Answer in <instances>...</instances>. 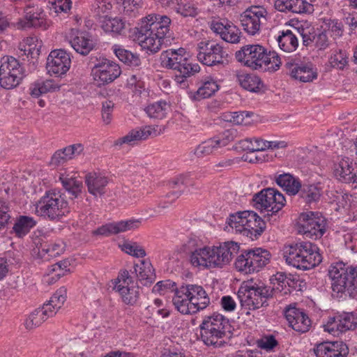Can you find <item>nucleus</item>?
I'll list each match as a JSON object with an SVG mask.
<instances>
[{
  "label": "nucleus",
  "instance_id": "9",
  "mask_svg": "<svg viewBox=\"0 0 357 357\" xmlns=\"http://www.w3.org/2000/svg\"><path fill=\"white\" fill-rule=\"evenodd\" d=\"M237 295L242 310L248 315L250 311L264 305L269 296V291L264 285L250 280L241 284Z\"/></svg>",
  "mask_w": 357,
  "mask_h": 357
},
{
  "label": "nucleus",
  "instance_id": "22",
  "mask_svg": "<svg viewBox=\"0 0 357 357\" xmlns=\"http://www.w3.org/2000/svg\"><path fill=\"white\" fill-rule=\"evenodd\" d=\"M165 131L164 126H145L139 129H135L129 132L126 135L119 138L114 142V145L121 146L123 144L133 145L137 142L147 139L149 137H156Z\"/></svg>",
  "mask_w": 357,
  "mask_h": 357
},
{
  "label": "nucleus",
  "instance_id": "15",
  "mask_svg": "<svg viewBox=\"0 0 357 357\" xmlns=\"http://www.w3.org/2000/svg\"><path fill=\"white\" fill-rule=\"evenodd\" d=\"M121 74L119 65L107 59L97 60L91 71L93 83L98 87H102L113 82Z\"/></svg>",
  "mask_w": 357,
  "mask_h": 357
},
{
  "label": "nucleus",
  "instance_id": "55",
  "mask_svg": "<svg viewBox=\"0 0 357 357\" xmlns=\"http://www.w3.org/2000/svg\"><path fill=\"white\" fill-rule=\"evenodd\" d=\"M321 29L331 36L336 38L342 36L343 33L342 24L336 20L326 19L321 25Z\"/></svg>",
  "mask_w": 357,
  "mask_h": 357
},
{
  "label": "nucleus",
  "instance_id": "2",
  "mask_svg": "<svg viewBox=\"0 0 357 357\" xmlns=\"http://www.w3.org/2000/svg\"><path fill=\"white\" fill-rule=\"evenodd\" d=\"M236 58L243 66L252 70H278L282 61L275 51H268L259 44L245 45L236 52Z\"/></svg>",
  "mask_w": 357,
  "mask_h": 357
},
{
  "label": "nucleus",
  "instance_id": "20",
  "mask_svg": "<svg viewBox=\"0 0 357 357\" xmlns=\"http://www.w3.org/2000/svg\"><path fill=\"white\" fill-rule=\"evenodd\" d=\"M227 56V54L223 47L216 42L205 40L197 45V59L206 66L222 64Z\"/></svg>",
  "mask_w": 357,
  "mask_h": 357
},
{
  "label": "nucleus",
  "instance_id": "30",
  "mask_svg": "<svg viewBox=\"0 0 357 357\" xmlns=\"http://www.w3.org/2000/svg\"><path fill=\"white\" fill-rule=\"evenodd\" d=\"M241 146L250 152L264 151L267 149H282L287 146L284 141H267L260 137L246 138L241 142Z\"/></svg>",
  "mask_w": 357,
  "mask_h": 357
},
{
  "label": "nucleus",
  "instance_id": "23",
  "mask_svg": "<svg viewBox=\"0 0 357 357\" xmlns=\"http://www.w3.org/2000/svg\"><path fill=\"white\" fill-rule=\"evenodd\" d=\"M67 38L75 52L87 55L94 47L92 36L86 32L73 28L70 29Z\"/></svg>",
  "mask_w": 357,
  "mask_h": 357
},
{
  "label": "nucleus",
  "instance_id": "12",
  "mask_svg": "<svg viewBox=\"0 0 357 357\" xmlns=\"http://www.w3.org/2000/svg\"><path fill=\"white\" fill-rule=\"evenodd\" d=\"M326 220L319 211H305L298 215L296 227L298 232L312 239L321 238L326 231Z\"/></svg>",
  "mask_w": 357,
  "mask_h": 357
},
{
  "label": "nucleus",
  "instance_id": "6",
  "mask_svg": "<svg viewBox=\"0 0 357 357\" xmlns=\"http://www.w3.org/2000/svg\"><path fill=\"white\" fill-rule=\"evenodd\" d=\"M33 207L36 215L52 221L59 220L70 212L66 196L56 190L47 191Z\"/></svg>",
  "mask_w": 357,
  "mask_h": 357
},
{
  "label": "nucleus",
  "instance_id": "51",
  "mask_svg": "<svg viewBox=\"0 0 357 357\" xmlns=\"http://www.w3.org/2000/svg\"><path fill=\"white\" fill-rule=\"evenodd\" d=\"M349 54L345 50H332L328 59V65L333 68L342 70L348 64Z\"/></svg>",
  "mask_w": 357,
  "mask_h": 357
},
{
  "label": "nucleus",
  "instance_id": "1",
  "mask_svg": "<svg viewBox=\"0 0 357 357\" xmlns=\"http://www.w3.org/2000/svg\"><path fill=\"white\" fill-rule=\"evenodd\" d=\"M171 22L168 16L157 13H150L141 18L136 32V40L142 49L151 53L160 50Z\"/></svg>",
  "mask_w": 357,
  "mask_h": 357
},
{
  "label": "nucleus",
  "instance_id": "35",
  "mask_svg": "<svg viewBox=\"0 0 357 357\" xmlns=\"http://www.w3.org/2000/svg\"><path fill=\"white\" fill-rule=\"evenodd\" d=\"M85 183L89 192L98 197L105 193V187L107 185L109 180L104 174L92 172L86 174Z\"/></svg>",
  "mask_w": 357,
  "mask_h": 357
},
{
  "label": "nucleus",
  "instance_id": "41",
  "mask_svg": "<svg viewBox=\"0 0 357 357\" xmlns=\"http://www.w3.org/2000/svg\"><path fill=\"white\" fill-rule=\"evenodd\" d=\"M135 271L138 280L143 285H149L155 280V274L151 262L142 261L135 266Z\"/></svg>",
  "mask_w": 357,
  "mask_h": 357
},
{
  "label": "nucleus",
  "instance_id": "3",
  "mask_svg": "<svg viewBox=\"0 0 357 357\" xmlns=\"http://www.w3.org/2000/svg\"><path fill=\"white\" fill-rule=\"evenodd\" d=\"M172 302L181 314H193L205 309L210 303V298L202 286L187 284L176 289Z\"/></svg>",
  "mask_w": 357,
  "mask_h": 357
},
{
  "label": "nucleus",
  "instance_id": "50",
  "mask_svg": "<svg viewBox=\"0 0 357 357\" xmlns=\"http://www.w3.org/2000/svg\"><path fill=\"white\" fill-rule=\"evenodd\" d=\"M66 300V290L64 288L59 289L50 298V301L43 307H47L50 310L49 316L53 317L61 308Z\"/></svg>",
  "mask_w": 357,
  "mask_h": 357
},
{
  "label": "nucleus",
  "instance_id": "13",
  "mask_svg": "<svg viewBox=\"0 0 357 357\" xmlns=\"http://www.w3.org/2000/svg\"><path fill=\"white\" fill-rule=\"evenodd\" d=\"M24 76L20 61L13 56H3L0 59V85L6 89L17 86Z\"/></svg>",
  "mask_w": 357,
  "mask_h": 357
},
{
  "label": "nucleus",
  "instance_id": "52",
  "mask_svg": "<svg viewBox=\"0 0 357 357\" xmlns=\"http://www.w3.org/2000/svg\"><path fill=\"white\" fill-rule=\"evenodd\" d=\"M65 248V244L62 241H56L52 243L43 246L39 251V255L41 258L48 260L51 257H54L62 254Z\"/></svg>",
  "mask_w": 357,
  "mask_h": 357
},
{
  "label": "nucleus",
  "instance_id": "28",
  "mask_svg": "<svg viewBox=\"0 0 357 357\" xmlns=\"http://www.w3.org/2000/svg\"><path fill=\"white\" fill-rule=\"evenodd\" d=\"M140 225V220L131 218L105 224L98 228L93 233L97 235L109 236L135 230L139 228Z\"/></svg>",
  "mask_w": 357,
  "mask_h": 357
},
{
  "label": "nucleus",
  "instance_id": "34",
  "mask_svg": "<svg viewBox=\"0 0 357 357\" xmlns=\"http://www.w3.org/2000/svg\"><path fill=\"white\" fill-rule=\"evenodd\" d=\"M210 245L197 248L189 255V262L195 268L201 270L212 269Z\"/></svg>",
  "mask_w": 357,
  "mask_h": 357
},
{
  "label": "nucleus",
  "instance_id": "32",
  "mask_svg": "<svg viewBox=\"0 0 357 357\" xmlns=\"http://www.w3.org/2000/svg\"><path fill=\"white\" fill-rule=\"evenodd\" d=\"M61 85L53 79H40L32 82L29 87V93L33 98L60 91Z\"/></svg>",
  "mask_w": 357,
  "mask_h": 357
},
{
  "label": "nucleus",
  "instance_id": "49",
  "mask_svg": "<svg viewBox=\"0 0 357 357\" xmlns=\"http://www.w3.org/2000/svg\"><path fill=\"white\" fill-rule=\"evenodd\" d=\"M112 50L116 56L123 63L132 67L139 66L140 59L136 54H132L130 51L124 49L120 45H114Z\"/></svg>",
  "mask_w": 357,
  "mask_h": 357
},
{
  "label": "nucleus",
  "instance_id": "37",
  "mask_svg": "<svg viewBox=\"0 0 357 357\" xmlns=\"http://www.w3.org/2000/svg\"><path fill=\"white\" fill-rule=\"evenodd\" d=\"M290 75L300 82H310L317 78L318 73L312 64L306 63L294 66L290 71Z\"/></svg>",
  "mask_w": 357,
  "mask_h": 357
},
{
  "label": "nucleus",
  "instance_id": "64",
  "mask_svg": "<svg viewBox=\"0 0 357 357\" xmlns=\"http://www.w3.org/2000/svg\"><path fill=\"white\" fill-rule=\"evenodd\" d=\"M50 9L56 13H67L71 8L70 0H53L50 1Z\"/></svg>",
  "mask_w": 357,
  "mask_h": 357
},
{
  "label": "nucleus",
  "instance_id": "38",
  "mask_svg": "<svg viewBox=\"0 0 357 357\" xmlns=\"http://www.w3.org/2000/svg\"><path fill=\"white\" fill-rule=\"evenodd\" d=\"M275 181L289 195H296L301 188L299 179L289 173L275 176Z\"/></svg>",
  "mask_w": 357,
  "mask_h": 357
},
{
  "label": "nucleus",
  "instance_id": "31",
  "mask_svg": "<svg viewBox=\"0 0 357 357\" xmlns=\"http://www.w3.org/2000/svg\"><path fill=\"white\" fill-rule=\"evenodd\" d=\"M74 267V261L72 259L61 260L48 267L44 280L48 284H53L61 277L71 273Z\"/></svg>",
  "mask_w": 357,
  "mask_h": 357
},
{
  "label": "nucleus",
  "instance_id": "29",
  "mask_svg": "<svg viewBox=\"0 0 357 357\" xmlns=\"http://www.w3.org/2000/svg\"><path fill=\"white\" fill-rule=\"evenodd\" d=\"M314 351L317 357H347L349 349L341 341L324 342L317 344Z\"/></svg>",
  "mask_w": 357,
  "mask_h": 357
},
{
  "label": "nucleus",
  "instance_id": "25",
  "mask_svg": "<svg viewBox=\"0 0 357 357\" xmlns=\"http://www.w3.org/2000/svg\"><path fill=\"white\" fill-rule=\"evenodd\" d=\"M211 29L227 43H238L240 41L241 35L240 29L227 19L213 20L211 24Z\"/></svg>",
  "mask_w": 357,
  "mask_h": 357
},
{
  "label": "nucleus",
  "instance_id": "45",
  "mask_svg": "<svg viewBox=\"0 0 357 357\" xmlns=\"http://www.w3.org/2000/svg\"><path fill=\"white\" fill-rule=\"evenodd\" d=\"M50 310L47 307H42L33 311L24 320V326L28 330L33 329L40 326L48 318Z\"/></svg>",
  "mask_w": 357,
  "mask_h": 357
},
{
  "label": "nucleus",
  "instance_id": "17",
  "mask_svg": "<svg viewBox=\"0 0 357 357\" xmlns=\"http://www.w3.org/2000/svg\"><path fill=\"white\" fill-rule=\"evenodd\" d=\"M238 19L245 33L256 36L260 33L261 26L266 23L268 12L263 7L252 6L241 13Z\"/></svg>",
  "mask_w": 357,
  "mask_h": 357
},
{
  "label": "nucleus",
  "instance_id": "40",
  "mask_svg": "<svg viewBox=\"0 0 357 357\" xmlns=\"http://www.w3.org/2000/svg\"><path fill=\"white\" fill-rule=\"evenodd\" d=\"M101 29L107 33L121 35L125 29V22L120 17L103 16L99 21Z\"/></svg>",
  "mask_w": 357,
  "mask_h": 357
},
{
  "label": "nucleus",
  "instance_id": "63",
  "mask_svg": "<svg viewBox=\"0 0 357 357\" xmlns=\"http://www.w3.org/2000/svg\"><path fill=\"white\" fill-rule=\"evenodd\" d=\"M114 104L112 100H105L102 102L101 115L105 124L108 125L112 119Z\"/></svg>",
  "mask_w": 357,
  "mask_h": 357
},
{
  "label": "nucleus",
  "instance_id": "47",
  "mask_svg": "<svg viewBox=\"0 0 357 357\" xmlns=\"http://www.w3.org/2000/svg\"><path fill=\"white\" fill-rule=\"evenodd\" d=\"M36 225V221L33 218L20 215L16 218L13 230L16 236L22 238L26 236Z\"/></svg>",
  "mask_w": 357,
  "mask_h": 357
},
{
  "label": "nucleus",
  "instance_id": "53",
  "mask_svg": "<svg viewBox=\"0 0 357 357\" xmlns=\"http://www.w3.org/2000/svg\"><path fill=\"white\" fill-rule=\"evenodd\" d=\"M253 113L249 112H232L225 114L224 118L227 121L234 124L249 126L252 124Z\"/></svg>",
  "mask_w": 357,
  "mask_h": 357
},
{
  "label": "nucleus",
  "instance_id": "11",
  "mask_svg": "<svg viewBox=\"0 0 357 357\" xmlns=\"http://www.w3.org/2000/svg\"><path fill=\"white\" fill-rule=\"evenodd\" d=\"M189 58L190 54L182 47L163 51L160 56L163 67L176 70L185 77L190 76L192 72L198 71L199 68L197 64L190 63Z\"/></svg>",
  "mask_w": 357,
  "mask_h": 357
},
{
  "label": "nucleus",
  "instance_id": "5",
  "mask_svg": "<svg viewBox=\"0 0 357 357\" xmlns=\"http://www.w3.org/2000/svg\"><path fill=\"white\" fill-rule=\"evenodd\" d=\"M283 257L289 265L303 270L312 268L322 261L318 247L307 241L285 245Z\"/></svg>",
  "mask_w": 357,
  "mask_h": 357
},
{
  "label": "nucleus",
  "instance_id": "48",
  "mask_svg": "<svg viewBox=\"0 0 357 357\" xmlns=\"http://www.w3.org/2000/svg\"><path fill=\"white\" fill-rule=\"evenodd\" d=\"M173 10L183 17H195L199 12L197 3L190 0H177Z\"/></svg>",
  "mask_w": 357,
  "mask_h": 357
},
{
  "label": "nucleus",
  "instance_id": "26",
  "mask_svg": "<svg viewBox=\"0 0 357 357\" xmlns=\"http://www.w3.org/2000/svg\"><path fill=\"white\" fill-rule=\"evenodd\" d=\"M221 82L218 78L208 75L202 78L197 91L188 92L189 98L194 102L209 98L214 96L220 89Z\"/></svg>",
  "mask_w": 357,
  "mask_h": 357
},
{
  "label": "nucleus",
  "instance_id": "10",
  "mask_svg": "<svg viewBox=\"0 0 357 357\" xmlns=\"http://www.w3.org/2000/svg\"><path fill=\"white\" fill-rule=\"evenodd\" d=\"M270 252L262 248H254L243 250L235 259V269L243 274L259 272L270 261Z\"/></svg>",
  "mask_w": 357,
  "mask_h": 357
},
{
  "label": "nucleus",
  "instance_id": "43",
  "mask_svg": "<svg viewBox=\"0 0 357 357\" xmlns=\"http://www.w3.org/2000/svg\"><path fill=\"white\" fill-rule=\"evenodd\" d=\"M43 42L36 36L24 38L19 45V48L25 55L31 58H37L40 53Z\"/></svg>",
  "mask_w": 357,
  "mask_h": 357
},
{
  "label": "nucleus",
  "instance_id": "18",
  "mask_svg": "<svg viewBox=\"0 0 357 357\" xmlns=\"http://www.w3.org/2000/svg\"><path fill=\"white\" fill-rule=\"evenodd\" d=\"M212 269H222L232 261L238 253L240 245L233 241L221 242L210 245Z\"/></svg>",
  "mask_w": 357,
  "mask_h": 357
},
{
  "label": "nucleus",
  "instance_id": "7",
  "mask_svg": "<svg viewBox=\"0 0 357 357\" xmlns=\"http://www.w3.org/2000/svg\"><path fill=\"white\" fill-rule=\"evenodd\" d=\"M328 275L334 292L347 293L353 297L357 295V266H348L342 261L335 262L331 265Z\"/></svg>",
  "mask_w": 357,
  "mask_h": 357
},
{
  "label": "nucleus",
  "instance_id": "16",
  "mask_svg": "<svg viewBox=\"0 0 357 357\" xmlns=\"http://www.w3.org/2000/svg\"><path fill=\"white\" fill-rule=\"evenodd\" d=\"M112 284L124 303L134 305L137 302L139 287L127 270L120 271L117 278L112 280Z\"/></svg>",
  "mask_w": 357,
  "mask_h": 357
},
{
  "label": "nucleus",
  "instance_id": "19",
  "mask_svg": "<svg viewBox=\"0 0 357 357\" xmlns=\"http://www.w3.org/2000/svg\"><path fill=\"white\" fill-rule=\"evenodd\" d=\"M286 202L284 195L273 188H267L256 194L253 197L254 206L261 211L278 212Z\"/></svg>",
  "mask_w": 357,
  "mask_h": 357
},
{
  "label": "nucleus",
  "instance_id": "46",
  "mask_svg": "<svg viewBox=\"0 0 357 357\" xmlns=\"http://www.w3.org/2000/svg\"><path fill=\"white\" fill-rule=\"evenodd\" d=\"M171 105L165 100H159L145 108L147 115L152 119H162L171 112Z\"/></svg>",
  "mask_w": 357,
  "mask_h": 357
},
{
  "label": "nucleus",
  "instance_id": "54",
  "mask_svg": "<svg viewBox=\"0 0 357 357\" xmlns=\"http://www.w3.org/2000/svg\"><path fill=\"white\" fill-rule=\"evenodd\" d=\"M300 190L301 197L307 203L317 202L321 197V188L316 185H304Z\"/></svg>",
  "mask_w": 357,
  "mask_h": 357
},
{
  "label": "nucleus",
  "instance_id": "44",
  "mask_svg": "<svg viewBox=\"0 0 357 357\" xmlns=\"http://www.w3.org/2000/svg\"><path fill=\"white\" fill-rule=\"evenodd\" d=\"M240 85L245 89L254 93L263 91L264 84L255 74L242 73L238 76Z\"/></svg>",
  "mask_w": 357,
  "mask_h": 357
},
{
  "label": "nucleus",
  "instance_id": "24",
  "mask_svg": "<svg viewBox=\"0 0 357 357\" xmlns=\"http://www.w3.org/2000/svg\"><path fill=\"white\" fill-rule=\"evenodd\" d=\"M335 177L344 183H355L357 187V164L347 157H342L334 164Z\"/></svg>",
  "mask_w": 357,
  "mask_h": 357
},
{
  "label": "nucleus",
  "instance_id": "27",
  "mask_svg": "<svg viewBox=\"0 0 357 357\" xmlns=\"http://www.w3.org/2000/svg\"><path fill=\"white\" fill-rule=\"evenodd\" d=\"M289 326L296 331L305 333L309 331L311 321L308 316L295 304L289 305L284 311Z\"/></svg>",
  "mask_w": 357,
  "mask_h": 357
},
{
  "label": "nucleus",
  "instance_id": "8",
  "mask_svg": "<svg viewBox=\"0 0 357 357\" xmlns=\"http://www.w3.org/2000/svg\"><path fill=\"white\" fill-rule=\"evenodd\" d=\"M227 223L233 231L252 239L261 236L266 229L264 220L253 211H243L231 214Z\"/></svg>",
  "mask_w": 357,
  "mask_h": 357
},
{
  "label": "nucleus",
  "instance_id": "14",
  "mask_svg": "<svg viewBox=\"0 0 357 357\" xmlns=\"http://www.w3.org/2000/svg\"><path fill=\"white\" fill-rule=\"evenodd\" d=\"M52 26V21L46 15L43 8L37 4L29 3L24 9V17L14 23L17 29L31 28L47 30Z\"/></svg>",
  "mask_w": 357,
  "mask_h": 357
},
{
  "label": "nucleus",
  "instance_id": "36",
  "mask_svg": "<svg viewBox=\"0 0 357 357\" xmlns=\"http://www.w3.org/2000/svg\"><path fill=\"white\" fill-rule=\"evenodd\" d=\"M229 139L215 137L199 144L195 149V155L198 158H204L216 153L220 149L226 146Z\"/></svg>",
  "mask_w": 357,
  "mask_h": 357
},
{
  "label": "nucleus",
  "instance_id": "4",
  "mask_svg": "<svg viewBox=\"0 0 357 357\" xmlns=\"http://www.w3.org/2000/svg\"><path fill=\"white\" fill-rule=\"evenodd\" d=\"M199 329L200 339L204 344L212 349H218L227 343L230 324L225 316L214 313L204 318Z\"/></svg>",
  "mask_w": 357,
  "mask_h": 357
},
{
  "label": "nucleus",
  "instance_id": "33",
  "mask_svg": "<svg viewBox=\"0 0 357 357\" xmlns=\"http://www.w3.org/2000/svg\"><path fill=\"white\" fill-rule=\"evenodd\" d=\"M78 177V173L74 170L65 169L59 172V180L63 188L74 197H77L83 188L82 181Z\"/></svg>",
  "mask_w": 357,
  "mask_h": 357
},
{
  "label": "nucleus",
  "instance_id": "59",
  "mask_svg": "<svg viewBox=\"0 0 357 357\" xmlns=\"http://www.w3.org/2000/svg\"><path fill=\"white\" fill-rule=\"evenodd\" d=\"M312 43L313 45L318 50H325L329 45L328 35L323 30L321 33L316 34L313 36V38L306 39L303 38V43L305 45H308L310 43Z\"/></svg>",
  "mask_w": 357,
  "mask_h": 357
},
{
  "label": "nucleus",
  "instance_id": "21",
  "mask_svg": "<svg viewBox=\"0 0 357 357\" xmlns=\"http://www.w3.org/2000/svg\"><path fill=\"white\" fill-rule=\"evenodd\" d=\"M71 66L70 54L62 49L54 50L49 54L46 61L47 74L61 77L66 75Z\"/></svg>",
  "mask_w": 357,
  "mask_h": 357
},
{
  "label": "nucleus",
  "instance_id": "60",
  "mask_svg": "<svg viewBox=\"0 0 357 357\" xmlns=\"http://www.w3.org/2000/svg\"><path fill=\"white\" fill-rule=\"evenodd\" d=\"M339 316L338 314L333 316H329L323 325L324 331L331 334L334 336L338 335L342 333L340 324H339Z\"/></svg>",
  "mask_w": 357,
  "mask_h": 357
},
{
  "label": "nucleus",
  "instance_id": "61",
  "mask_svg": "<svg viewBox=\"0 0 357 357\" xmlns=\"http://www.w3.org/2000/svg\"><path fill=\"white\" fill-rule=\"evenodd\" d=\"M313 6L307 0H291V12L298 14L311 13Z\"/></svg>",
  "mask_w": 357,
  "mask_h": 357
},
{
  "label": "nucleus",
  "instance_id": "62",
  "mask_svg": "<svg viewBox=\"0 0 357 357\" xmlns=\"http://www.w3.org/2000/svg\"><path fill=\"white\" fill-rule=\"evenodd\" d=\"M278 344V341L273 335H263L260 339L257 340V347L266 351H274Z\"/></svg>",
  "mask_w": 357,
  "mask_h": 357
},
{
  "label": "nucleus",
  "instance_id": "42",
  "mask_svg": "<svg viewBox=\"0 0 357 357\" xmlns=\"http://www.w3.org/2000/svg\"><path fill=\"white\" fill-rule=\"evenodd\" d=\"M280 48L285 52H293L298 47V39L290 30L282 31L277 38Z\"/></svg>",
  "mask_w": 357,
  "mask_h": 357
},
{
  "label": "nucleus",
  "instance_id": "58",
  "mask_svg": "<svg viewBox=\"0 0 357 357\" xmlns=\"http://www.w3.org/2000/svg\"><path fill=\"white\" fill-rule=\"evenodd\" d=\"M120 249L135 257H143L146 255L145 250L137 243L131 241H124L123 243L119 245Z\"/></svg>",
  "mask_w": 357,
  "mask_h": 357
},
{
  "label": "nucleus",
  "instance_id": "57",
  "mask_svg": "<svg viewBox=\"0 0 357 357\" xmlns=\"http://www.w3.org/2000/svg\"><path fill=\"white\" fill-rule=\"evenodd\" d=\"M339 319V324H340V328L342 330V333L351 330L355 328L357 325V314L354 312H343L341 314H338Z\"/></svg>",
  "mask_w": 357,
  "mask_h": 357
},
{
  "label": "nucleus",
  "instance_id": "39",
  "mask_svg": "<svg viewBox=\"0 0 357 357\" xmlns=\"http://www.w3.org/2000/svg\"><path fill=\"white\" fill-rule=\"evenodd\" d=\"M337 210L347 214L348 220H355L357 218V196L344 194L337 202Z\"/></svg>",
  "mask_w": 357,
  "mask_h": 357
},
{
  "label": "nucleus",
  "instance_id": "56",
  "mask_svg": "<svg viewBox=\"0 0 357 357\" xmlns=\"http://www.w3.org/2000/svg\"><path fill=\"white\" fill-rule=\"evenodd\" d=\"M119 5L123 6V13L130 17H135L142 7V0H116Z\"/></svg>",
  "mask_w": 357,
  "mask_h": 357
}]
</instances>
